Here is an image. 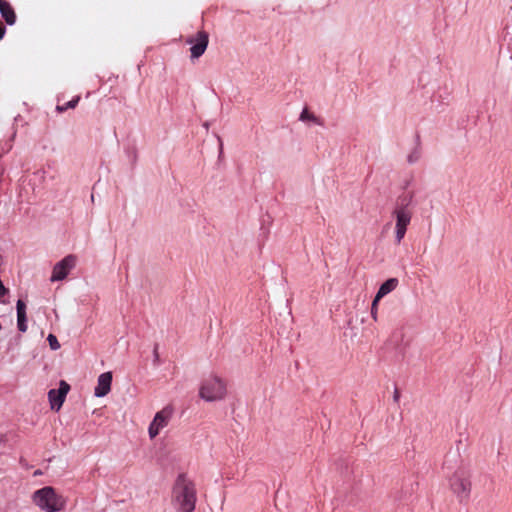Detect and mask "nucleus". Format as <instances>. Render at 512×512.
<instances>
[{
    "label": "nucleus",
    "instance_id": "6ab92c4d",
    "mask_svg": "<svg viewBox=\"0 0 512 512\" xmlns=\"http://www.w3.org/2000/svg\"><path fill=\"white\" fill-rule=\"evenodd\" d=\"M399 398H400V392L397 389H395L394 394H393V399H394V401L397 402L399 400Z\"/></svg>",
    "mask_w": 512,
    "mask_h": 512
},
{
    "label": "nucleus",
    "instance_id": "f3484780",
    "mask_svg": "<svg viewBox=\"0 0 512 512\" xmlns=\"http://www.w3.org/2000/svg\"><path fill=\"white\" fill-rule=\"evenodd\" d=\"M18 323V329L21 332H25L27 330L26 322H17Z\"/></svg>",
    "mask_w": 512,
    "mask_h": 512
},
{
    "label": "nucleus",
    "instance_id": "f03ea898",
    "mask_svg": "<svg viewBox=\"0 0 512 512\" xmlns=\"http://www.w3.org/2000/svg\"><path fill=\"white\" fill-rule=\"evenodd\" d=\"M198 396L207 403L224 401L228 396L226 380L216 374H209L202 379Z\"/></svg>",
    "mask_w": 512,
    "mask_h": 512
},
{
    "label": "nucleus",
    "instance_id": "f257e3e1",
    "mask_svg": "<svg viewBox=\"0 0 512 512\" xmlns=\"http://www.w3.org/2000/svg\"><path fill=\"white\" fill-rule=\"evenodd\" d=\"M196 488L186 475L177 477L172 490V505L176 512H192L196 505Z\"/></svg>",
    "mask_w": 512,
    "mask_h": 512
},
{
    "label": "nucleus",
    "instance_id": "a211bd4d",
    "mask_svg": "<svg viewBox=\"0 0 512 512\" xmlns=\"http://www.w3.org/2000/svg\"><path fill=\"white\" fill-rule=\"evenodd\" d=\"M4 34H5V26L0 21V40L3 38Z\"/></svg>",
    "mask_w": 512,
    "mask_h": 512
},
{
    "label": "nucleus",
    "instance_id": "1a4fd4ad",
    "mask_svg": "<svg viewBox=\"0 0 512 512\" xmlns=\"http://www.w3.org/2000/svg\"><path fill=\"white\" fill-rule=\"evenodd\" d=\"M70 390V386L67 382L64 380H61L59 383L58 389H51L48 392V399L50 403V407L52 410L59 411L62 407L66 395Z\"/></svg>",
    "mask_w": 512,
    "mask_h": 512
},
{
    "label": "nucleus",
    "instance_id": "dca6fc26",
    "mask_svg": "<svg viewBox=\"0 0 512 512\" xmlns=\"http://www.w3.org/2000/svg\"><path fill=\"white\" fill-rule=\"evenodd\" d=\"M47 340L52 350H58L60 348V344L55 335L49 334Z\"/></svg>",
    "mask_w": 512,
    "mask_h": 512
},
{
    "label": "nucleus",
    "instance_id": "4468645a",
    "mask_svg": "<svg viewBox=\"0 0 512 512\" xmlns=\"http://www.w3.org/2000/svg\"><path fill=\"white\" fill-rule=\"evenodd\" d=\"M79 100L80 96H75L72 100L68 101L67 103L63 105H57L56 109L58 112H64L67 109H73L77 106Z\"/></svg>",
    "mask_w": 512,
    "mask_h": 512
},
{
    "label": "nucleus",
    "instance_id": "9b49d317",
    "mask_svg": "<svg viewBox=\"0 0 512 512\" xmlns=\"http://www.w3.org/2000/svg\"><path fill=\"white\" fill-rule=\"evenodd\" d=\"M112 373L105 372L99 375L97 385L94 389V395L96 397H104L111 390Z\"/></svg>",
    "mask_w": 512,
    "mask_h": 512
},
{
    "label": "nucleus",
    "instance_id": "2eb2a0df",
    "mask_svg": "<svg viewBox=\"0 0 512 512\" xmlns=\"http://www.w3.org/2000/svg\"><path fill=\"white\" fill-rule=\"evenodd\" d=\"M16 309H17V320H27L26 319V303L23 300L19 299L17 301Z\"/></svg>",
    "mask_w": 512,
    "mask_h": 512
},
{
    "label": "nucleus",
    "instance_id": "20e7f679",
    "mask_svg": "<svg viewBox=\"0 0 512 512\" xmlns=\"http://www.w3.org/2000/svg\"><path fill=\"white\" fill-rule=\"evenodd\" d=\"M411 198L412 196L401 198L393 211L396 218L395 239L397 244H400L403 240L412 219V212L408 208Z\"/></svg>",
    "mask_w": 512,
    "mask_h": 512
},
{
    "label": "nucleus",
    "instance_id": "ddd939ff",
    "mask_svg": "<svg viewBox=\"0 0 512 512\" xmlns=\"http://www.w3.org/2000/svg\"><path fill=\"white\" fill-rule=\"evenodd\" d=\"M301 121H312L313 123L322 126L324 124L323 120L320 117L315 116L311 113L307 108L303 109L300 114Z\"/></svg>",
    "mask_w": 512,
    "mask_h": 512
},
{
    "label": "nucleus",
    "instance_id": "6e6552de",
    "mask_svg": "<svg viewBox=\"0 0 512 512\" xmlns=\"http://www.w3.org/2000/svg\"><path fill=\"white\" fill-rule=\"evenodd\" d=\"M75 265L76 257L74 255L64 257L54 266L50 280L55 282L65 279Z\"/></svg>",
    "mask_w": 512,
    "mask_h": 512
},
{
    "label": "nucleus",
    "instance_id": "423d86ee",
    "mask_svg": "<svg viewBox=\"0 0 512 512\" xmlns=\"http://www.w3.org/2000/svg\"><path fill=\"white\" fill-rule=\"evenodd\" d=\"M172 415L173 409L171 407H164L155 414L148 428V434L151 439H154L169 424Z\"/></svg>",
    "mask_w": 512,
    "mask_h": 512
},
{
    "label": "nucleus",
    "instance_id": "f8f14e48",
    "mask_svg": "<svg viewBox=\"0 0 512 512\" xmlns=\"http://www.w3.org/2000/svg\"><path fill=\"white\" fill-rule=\"evenodd\" d=\"M0 12L7 24L13 25L15 23V12L11 5L6 0H0Z\"/></svg>",
    "mask_w": 512,
    "mask_h": 512
},
{
    "label": "nucleus",
    "instance_id": "9d476101",
    "mask_svg": "<svg viewBox=\"0 0 512 512\" xmlns=\"http://www.w3.org/2000/svg\"><path fill=\"white\" fill-rule=\"evenodd\" d=\"M398 286V279L397 278H389L388 280H386L379 288L374 300H373V303H372V308H371V313L373 315V317L375 318L376 315H375V310H376V306H377V303L379 302V300L381 298H383L384 296H386L388 293L392 292L393 290L396 289V287Z\"/></svg>",
    "mask_w": 512,
    "mask_h": 512
},
{
    "label": "nucleus",
    "instance_id": "7ed1b4c3",
    "mask_svg": "<svg viewBox=\"0 0 512 512\" xmlns=\"http://www.w3.org/2000/svg\"><path fill=\"white\" fill-rule=\"evenodd\" d=\"M34 503L46 512H57L64 509L66 501L56 493L53 487L47 486L33 493Z\"/></svg>",
    "mask_w": 512,
    "mask_h": 512
},
{
    "label": "nucleus",
    "instance_id": "39448f33",
    "mask_svg": "<svg viewBox=\"0 0 512 512\" xmlns=\"http://www.w3.org/2000/svg\"><path fill=\"white\" fill-rule=\"evenodd\" d=\"M449 485L452 492L459 500H466L471 491V482L464 470L455 471L449 478Z\"/></svg>",
    "mask_w": 512,
    "mask_h": 512
},
{
    "label": "nucleus",
    "instance_id": "0eeeda50",
    "mask_svg": "<svg viewBox=\"0 0 512 512\" xmlns=\"http://www.w3.org/2000/svg\"><path fill=\"white\" fill-rule=\"evenodd\" d=\"M186 43L192 45L190 48L191 58L197 59L204 54L209 43V34L206 31H199L195 36L187 38Z\"/></svg>",
    "mask_w": 512,
    "mask_h": 512
}]
</instances>
